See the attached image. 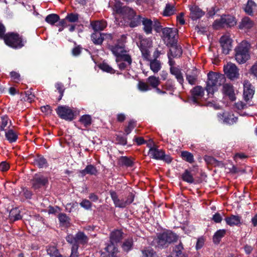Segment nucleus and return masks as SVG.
<instances>
[{
    "mask_svg": "<svg viewBox=\"0 0 257 257\" xmlns=\"http://www.w3.org/2000/svg\"><path fill=\"white\" fill-rule=\"evenodd\" d=\"M122 5V3L117 1L113 6V11L117 14L125 16L128 21V25L131 28H135L140 25L143 18L140 15H137L133 9Z\"/></svg>",
    "mask_w": 257,
    "mask_h": 257,
    "instance_id": "obj_1",
    "label": "nucleus"
},
{
    "mask_svg": "<svg viewBox=\"0 0 257 257\" xmlns=\"http://www.w3.org/2000/svg\"><path fill=\"white\" fill-rule=\"evenodd\" d=\"M4 41L7 46L14 49H21L27 42L22 35L14 32L7 33Z\"/></svg>",
    "mask_w": 257,
    "mask_h": 257,
    "instance_id": "obj_2",
    "label": "nucleus"
},
{
    "mask_svg": "<svg viewBox=\"0 0 257 257\" xmlns=\"http://www.w3.org/2000/svg\"><path fill=\"white\" fill-rule=\"evenodd\" d=\"M250 45L247 42H242L235 48V58L239 64H244L250 58Z\"/></svg>",
    "mask_w": 257,
    "mask_h": 257,
    "instance_id": "obj_3",
    "label": "nucleus"
},
{
    "mask_svg": "<svg viewBox=\"0 0 257 257\" xmlns=\"http://www.w3.org/2000/svg\"><path fill=\"white\" fill-rule=\"evenodd\" d=\"M221 76L217 73L210 71L207 74V80L205 90L209 96H212L214 92L217 91L221 85V82L219 80Z\"/></svg>",
    "mask_w": 257,
    "mask_h": 257,
    "instance_id": "obj_4",
    "label": "nucleus"
},
{
    "mask_svg": "<svg viewBox=\"0 0 257 257\" xmlns=\"http://www.w3.org/2000/svg\"><path fill=\"white\" fill-rule=\"evenodd\" d=\"M178 240V236L172 231H168L159 233L154 240L156 246L160 248L166 247Z\"/></svg>",
    "mask_w": 257,
    "mask_h": 257,
    "instance_id": "obj_5",
    "label": "nucleus"
},
{
    "mask_svg": "<svg viewBox=\"0 0 257 257\" xmlns=\"http://www.w3.org/2000/svg\"><path fill=\"white\" fill-rule=\"evenodd\" d=\"M236 18L230 15H222L220 19L214 21L213 23V27L217 30L225 27L231 28L236 25Z\"/></svg>",
    "mask_w": 257,
    "mask_h": 257,
    "instance_id": "obj_6",
    "label": "nucleus"
},
{
    "mask_svg": "<svg viewBox=\"0 0 257 257\" xmlns=\"http://www.w3.org/2000/svg\"><path fill=\"white\" fill-rule=\"evenodd\" d=\"M65 238L69 244L77 246H79L80 245H87L89 240L88 237L83 231H80L75 235L68 234Z\"/></svg>",
    "mask_w": 257,
    "mask_h": 257,
    "instance_id": "obj_7",
    "label": "nucleus"
},
{
    "mask_svg": "<svg viewBox=\"0 0 257 257\" xmlns=\"http://www.w3.org/2000/svg\"><path fill=\"white\" fill-rule=\"evenodd\" d=\"M178 32L176 28L165 27L162 29L163 36L167 40L168 46L177 44Z\"/></svg>",
    "mask_w": 257,
    "mask_h": 257,
    "instance_id": "obj_8",
    "label": "nucleus"
},
{
    "mask_svg": "<svg viewBox=\"0 0 257 257\" xmlns=\"http://www.w3.org/2000/svg\"><path fill=\"white\" fill-rule=\"evenodd\" d=\"M58 116L61 119L67 121H72L74 118V112L69 106L66 105H59L56 109Z\"/></svg>",
    "mask_w": 257,
    "mask_h": 257,
    "instance_id": "obj_9",
    "label": "nucleus"
},
{
    "mask_svg": "<svg viewBox=\"0 0 257 257\" xmlns=\"http://www.w3.org/2000/svg\"><path fill=\"white\" fill-rule=\"evenodd\" d=\"M48 183L49 181L47 177L39 174H35L30 181L32 188L34 190L44 188L47 186Z\"/></svg>",
    "mask_w": 257,
    "mask_h": 257,
    "instance_id": "obj_10",
    "label": "nucleus"
},
{
    "mask_svg": "<svg viewBox=\"0 0 257 257\" xmlns=\"http://www.w3.org/2000/svg\"><path fill=\"white\" fill-rule=\"evenodd\" d=\"M152 46V41L149 38H143L140 41L139 46L144 59H149V49Z\"/></svg>",
    "mask_w": 257,
    "mask_h": 257,
    "instance_id": "obj_11",
    "label": "nucleus"
},
{
    "mask_svg": "<svg viewBox=\"0 0 257 257\" xmlns=\"http://www.w3.org/2000/svg\"><path fill=\"white\" fill-rule=\"evenodd\" d=\"M170 47L169 52L168 53V58L169 64H174L175 62L172 60L173 58L180 57L182 54V49L177 44L169 45Z\"/></svg>",
    "mask_w": 257,
    "mask_h": 257,
    "instance_id": "obj_12",
    "label": "nucleus"
},
{
    "mask_svg": "<svg viewBox=\"0 0 257 257\" xmlns=\"http://www.w3.org/2000/svg\"><path fill=\"white\" fill-rule=\"evenodd\" d=\"M243 97L244 100L247 102L251 99L254 94V87L250 83L248 80H244L243 83Z\"/></svg>",
    "mask_w": 257,
    "mask_h": 257,
    "instance_id": "obj_13",
    "label": "nucleus"
},
{
    "mask_svg": "<svg viewBox=\"0 0 257 257\" xmlns=\"http://www.w3.org/2000/svg\"><path fill=\"white\" fill-rule=\"evenodd\" d=\"M123 232L121 229H115L111 232L109 235V242L105 244L106 245H112L117 247L115 244L120 242L123 238Z\"/></svg>",
    "mask_w": 257,
    "mask_h": 257,
    "instance_id": "obj_14",
    "label": "nucleus"
},
{
    "mask_svg": "<svg viewBox=\"0 0 257 257\" xmlns=\"http://www.w3.org/2000/svg\"><path fill=\"white\" fill-rule=\"evenodd\" d=\"M217 117L223 122L227 124L232 125L237 121L238 117L234 116L231 112H224L217 114Z\"/></svg>",
    "mask_w": 257,
    "mask_h": 257,
    "instance_id": "obj_15",
    "label": "nucleus"
},
{
    "mask_svg": "<svg viewBox=\"0 0 257 257\" xmlns=\"http://www.w3.org/2000/svg\"><path fill=\"white\" fill-rule=\"evenodd\" d=\"M223 69L225 74L228 79L233 80L238 78V69L236 65H224Z\"/></svg>",
    "mask_w": 257,
    "mask_h": 257,
    "instance_id": "obj_16",
    "label": "nucleus"
},
{
    "mask_svg": "<svg viewBox=\"0 0 257 257\" xmlns=\"http://www.w3.org/2000/svg\"><path fill=\"white\" fill-rule=\"evenodd\" d=\"M254 22L248 17H244L239 22L237 28L238 29L244 31H248L253 28Z\"/></svg>",
    "mask_w": 257,
    "mask_h": 257,
    "instance_id": "obj_17",
    "label": "nucleus"
},
{
    "mask_svg": "<svg viewBox=\"0 0 257 257\" xmlns=\"http://www.w3.org/2000/svg\"><path fill=\"white\" fill-rule=\"evenodd\" d=\"M191 99L195 103L202 98L204 95V89L201 86H196L191 90Z\"/></svg>",
    "mask_w": 257,
    "mask_h": 257,
    "instance_id": "obj_18",
    "label": "nucleus"
},
{
    "mask_svg": "<svg viewBox=\"0 0 257 257\" xmlns=\"http://www.w3.org/2000/svg\"><path fill=\"white\" fill-rule=\"evenodd\" d=\"M222 53L228 54L232 48V40L227 36H222L219 40Z\"/></svg>",
    "mask_w": 257,
    "mask_h": 257,
    "instance_id": "obj_19",
    "label": "nucleus"
},
{
    "mask_svg": "<svg viewBox=\"0 0 257 257\" xmlns=\"http://www.w3.org/2000/svg\"><path fill=\"white\" fill-rule=\"evenodd\" d=\"M222 91L223 94L227 96L231 101H233L236 99L234 87L231 84H224L222 86Z\"/></svg>",
    "mask_w": 257,
    "mask_h": 257,
    "instance_id": "obj_20",
    "label": "nucleus"
},
{
    "mask_svg": "<svg viewBox=\"0 0 257 257\" xmlns=\"http://www.w3.org/2000/svg\"><path fill=\"white\" fill-rule=\"evenodd\" d=\"M199 71L194 67L192 70H188L186 73V80L191 85H195L197 83Z\"/></svg>",
    "mask_w": 257,
    "mask_h": 257,
    "instance_id": "obj_21",
    "label": "nucleus"
},
{
    "mask_svg": "<svg viewBox=\"0 0 257 257\" xmlns=\"http://www.w3.org/2000/svg\"><path fill=\"white\" fill-rule=\"evenodd\" d=\"M190 11V18L193 21L201 18L205 15V12L196 5L191 6Z\"/></svg>",
    "mask_w": 257,
    "mask_h": 257,
    "instance_id": "obj_22",
    "label": "nucleus"
},
{
    "mask_svg": "<svg viewBox=\"0 0 257 257\" xmlns=\"http://www.w3.org/2000/svg\"><path fill=\"white\" fill-rule=\"evenodd\" d=\"M104 249L105 252H102L100 257H117L116 255L118 252L117 247H114L112 245H106Z\"/></svg>",
    "mask_w": 257,
    "mask_h": 257,
    "instance_id": "obj_23",
    "label": "nucleus"
},
{
    "mask_svg": "<svg viewBox=\"0 0 257 257\" xmlns=\"http://www.w3.org/2000/svg\"><path fill=\"white\" fill-rule=\"evenodd\" d=\"M226 224L230 226H239L241 224V217L238 215L231 214L225 218Z\"/></svg>",
    "mask_w": 257,
    "mask_h": 257,
    "instance_id": "obj_24",
    "label": "nucleus"
},
{
    "mask_svg": "<svg viewBox=\"0 0 257 257\" xmlns=\"http://www.w3.org/2000/svg\"><path fill=\"white\" fill-rule=\"evenodd\" d=\"M150 147L149 155L153 159L156 160H161L163 157H164V152L162 150H159L155 147H152L151 144H148Z\"/></svg>",
    "mask_w": 257,
    "mask_h": 257,
    "instance_id": "obj_25",
    "label": "nucleus"
},
{
    "mask_svg": "<svg viewBox=\"0 0 257 257\" xmlns=\"http://www.w3.org/2000/svg\"><path fill=\"white\" fill-rule=\"evenodd\" d=\"M109 194L115 207L125 208L126 206L124 200L119 199L115 191L110 190Z\"/></svg>",
    "mask_w": 257,
    "mask_h": 257,
    "instance_id": "obj_26",
    "label": "nucleus"
},
{
    "mask_svg": "<svg viewBox=\"0 0 257 257\" xmlns=\"http://www.w3.org/2000/svg\"><path fill=\"white\" fill-rule=\"evenodd\" d=\"M126 51L124 50L123 52L120 53L116 57L115 60L117 63L121 62L120 64H124V62L128 64H131L132 62V57L130 55L126 53Z\"/></svg>",
    "mask_w": 257,
    "mask_h": 257,
    "instance_id": "obj_27",
    "label": "nucleus"
},
{
    "mask_svg": "<svg viewBox=\"0 0 257 257\" xmlns=\"http://www.w3.org/2000/svg\"><path fill=\"white\" fill-rule=\"evenodd\" d=\"M79 173L82 177L87 174L96 176L98 174V170L94 165H88L84 169L80 170Z\"/></svg>",
    "mask_w": 257,
    "mask_h": 257,
    "instance_id": "obj_28",
    "label": "nucleus"
},
{
    "mask_svg": "<svg viewBox=\"0 0 257 257\" xmlns=\"http://www.w3.org/2000/svg\"><path fill=\"white\" fill-rule=\"evenodd\" d=\"M142 23L144 26L143 30L146 34H150L152 33L153 22L151 19L143 18Z\"/></svg>",
    "mask_w": 257,
    "mask_h": 257,
    "instance_id": "obj_29",
    "label": "nucleus"
},
{
    "mask_svg": "<svg viewBox=\"0 0 257 257\" xmlns=\"http://www.w3.org/2000/svg\"><path fill=\"white\" fill-rule=\"evenodd\" d=\"M91 39L94 44L101 45L104 40V37L100 32H95L91 34Z\"/></svg>",
    "mask_w": 257,
    "mask_h": 257,
    "instance_id": "obj_30",
    "label": "nucleus"
},
{
    "mask_svg": "<svg viewBox=\"0 0 257 257\" xmlns=\"http://www.w3.org/2000/svg\"><path fill=\"white\" fill-rule=\"evenodd\" d=\"M90 25L94 32L102 31L106 27V22L103 21L91 22Z\"/></svg>",
    "mask_w": 257,
    "mask_h": 257,
    "instance_id": "obj_31",
    "label": "nucleus"
},
{
    "mask_svg": "<svg viewBox=\"0 0 257 257\" xmlns=\"http://www.w3.org/2000/svg\"><path fill=\"white\" fill-rule=\"evenodd\" d=\"M161 54H163V53H161V51H159L158 49H156L153 53V58H152L151 55H150L149 59L145 60L149 62L150 64H161L162 62L160 61V60H158V58L159 57Z\"/></svg>",
    "mask_w": 257,
    "mask_h": 257,
    "instance_id": "obj_32",
    "label": "nucleus"
},
{
    "mask_svg": "<svg viewBox=\"0 0 257 257\" xmlns=\"http://www.w3.org/2000/svg\"><path fill=\"white\" fill-rule=\"evenodd\" d=\"M170 67V72L171 73L174 75L175 76L176 78H177L178 81L181 84H183V82L184 81L183 77L182 75V74L180 71V70L176 67L173 66V65H171Z\"/></svg>",
    "mask_w": 257,
    "mask_h": 257,
    "instance_id": "obj_33",
    "label": "nucleus"
},
{
    "mask_svg": "<svg viewBox=\"0 0 257 257\" xmlns=\"http://www.w3.org/2000/svg\"><path fill=\"white\" fill-rule=\"evenodd\" d=\"M256 4L252 0H248L245 7L243 8L245 13L249 16L253 15V8L256 7Z\"/></svg>",
    "mask_w": 257,
    "mask_h": 257,
    "instance_id": "obj_34",
    "label": "nucleus"
},
{
    "mask_svg": "<svg viewBox=\"0 0 257 257\" xmlns=\"http://www.w3.org/2000/svg\"><path fill=\"white\" fill-rule=\"evenodd\" d=\"M118 162L120 166L127 167H132L134 164V162L131 158L126 156L120 157L118 159Z\"/></svg>",
    "mask_w": 257,
    "mask_h": 257,
    "instance_id": "obj_35",
    "label": "nucleus"
},
{
    "mask_svg": "<svg viewBox=\"0 0 257 257\" xmlns=\"http://www.w3.org/2000/svg\"><path fill=\"white\" fill-rule=\"evenodd\" d=\"M134 245V241L132 238H129L125 239L121 244V248L123 250L126 252L133 249Z\"/></svg>",
    "mask_w": 257,
    "mask_h": 257,
    "instance_id": "obj_36",
    "label": "nucleus"
},
{
    "mask_svg": "<svg viewBox=\"0 0 257 257\" xmlns=\"http://www.w3.org/2000/svg\"><path fill=\"white\" fill-rule=\"evenodd\" d=\"M5 136L7 140L10 143L16 142L18 138L17 134L12 129H9L7 132H6Z\"/></svg>",
    "mask_w": 257,
    "mask_h": 257,
    "instance_id": "obj_37",
    "label": "nucleus"
},
{
    "mask_svg": "<svg viewBox=\"0 0 257 257\" xmlns=\"http://www.w3.org/2000/svg\"><path fill=\"white\" fill-rule=\"evenodd\" d=\"M176 10V8L174 5L168 3L166 5V7L163 11V15L164 16L170 17L175 13Z\"/></svg>",
    "mask_w": 257,
    "mask_h": 257,
    "instance_id": "obj_38",
    "label": "nucleus"
},
{
    "mask_svg": "<svg viewBox=\"0 0 257 257\" xmlns=\"http://www.w3.org/2000/svg\"><path fill=\"white\" fill-rule=\"evenodd\" d=\"M59 20V16L56 14H49L45 18V21L51 25H54Z\"/></svg>",
    "mask_w": 257,
    "mask_h": 257,
    "instance_id": "obj_39",
    "label": "nucleus"
},
{
    "mask_svg": "<svg viewBox=\"0 0 257 257\" xmlns=\"http://www.w3.org/2000/svg\"><path fill=\"white\" fill-rule=\"evenodd\" d=\"M182 179L183 181L188 183L192 184L194 182V179L191 172L188 170H185L182 175Z\"/></svg>",
    "mask_w": 257,
    "mask_h": 257,
    "instance_id": "obj_40",
    "label": "nucleus"
},
{
    "mask_svg": "<svg viewBox=\"0 0 257 257\" xmlns=\"http://www.w3.org/2000/svg\"><path fill=\"white\" fill-rule=\"evenodd\" d=\"M142 257H155L156 251L151 247H144L142 250Z\"/></svg>",
    "mask_w": 257,
    "mask_h": 257,
    "instance_id": "obj_41",
    "label": "nucleus"
},
{
    "mask_svg": "<svg viewBox=\"0 0 257 257\" xmlns=\"http://www.w3.org/2000/svg\"><path fill=\"white\" fill-rule=\"evenodd\" d=\"M226 234L225 229H219L217 230L213 235V242L218 244L220 242L221 239Z\"/></svg>",
    "mask_w": 257,
    "mask_h": 257,
    "instance_id": "obj_42",
    "label": "nucleus"
},
{
    "mask_svg": "<svg viewBox=\"0 0 257 257\" xmlns=\"http://www.w3.org/2000/svg\"><path fill=\"white\" fill-rule=\"evenodd\" d=\"M79 122L86 127L89 126L92 123L91 116L89 114L83 115L80 117Z\"/></svg>",
    "mask_w": 257,
    "mask_h": 257,
    "instance_id": "obj_43",
    "label": "nucleus"
},
{
    "mask_svg": "<svg viewBox=\"0 0 257 257\" xmlns=\"http://www.w3.org/2000/svg\"><path fill=\"white\" fill-rule=\"evenodd\" d=\"M147 82L153 88H156L160 84L159 78L154 76H149L147 79Z\"/></svg>",
    "mask_w": 257,
    "mask_h": 257,
    "instance_id": "obj_44",
    "label": "nucleus"
},
{
    "mask_svg": "<svg viewBox=\"0 0 257 257\" xmlns=\"http://www.w3.org/2000/svg\"><path fill=\"white\" fill-rule=\"evenodd\" d=\"M181 157L185 161L193 163L194 162V156L193 154L187 151H182L181 152Z\"/></svg>",
    "mask_w": 257,
    "mask_h": 257,
    "instance_id": "obj_45",
    "label": "nucleus"
},
{
    "mask_svg": "<svg viewBox=\"0 0 257 257\" xmlns=\"http://www.w3.org/2000/svg\"><path fill=\"white\" fill-rule=\"evenodd\" d=\"M34 164L39 168H44L47 166V161L43 157H38L34 160Z\"/></svg>",
    "mask_w": 257,
    "mask_h": 257,
    "instance_id": "obj_46",
    "label": "nucleus"
},
{
    "mask_svg": "<svg viewBox=\"0 0 257 257\" xmlns=\"http://www.w3.org/2000/svg\"><path fill=\"white\" fill-rule=\"evenodd\" d=\"M9 217L11 220L13 221L18 220L22 218L20 214V211L17 208L13 209L10 211Z\"/></svg>",
    "mask_w": 257,
    "mask_h": 257,
    "instance_id": "obj_47",
    "label": "nucleus"
},
{
    "mask_svg": "<svg viewBox=\"0 0 257 257\" xmlns=\"http://www.w3.org/2000/svg\"><path fill=\"white\" fill-rule=\"evenodd\" d=\"M61 224L64 226H68L70 224V218L65 213H60L58 216Z\"/></svg>",
    "mask_w": 257,
    "mask_h": 257,
    "instance_id": "obj_48",
    "label": "nucleus"
},
{
    "mask_svg": "<svg viewBox=\"0 0 257 257\" xmlns=\"http://www.w3.org/2000/svg\"><path fill=\"white\" fill-rule=\"evenodd\" d=\"M109 49L111 51L112 53L115 55V57H117L120 53L123 52L124 50L122 47L118 46L117 44L114 45H109Z\"/></svg>",
    "mask_w": 257,
    "mask_h": 257,
    "instance_id": "obj_49",
    "label": "nucleus"
},
{
    "mask_svg": "<svg viewBox=\"0 0 257 257\" xmlns=\"http://www.w3.org/2000/svg\"><path fill=\"white\" fill-rule=\"evenodd\" d=\"M9 122L11 125L12 124L11 121L10 120L9 117L7 115L2 116L0 121V131H3L6 130V127L8 124Z\"/></svg>",
    "mask_w": 257,
    "mask_h": 257,
    "instance_id": "obj_50",
    "label": "nucleus"
},
{
    "mask_svg": "<svg viewBox=\"0 0 257 257\" xmlns=\"http://www.w3.org/2000/svg\"><path fill=\"white\" fill-rule=\"evenodd\" d=\"M136 126V121L134 119H131L128 123V125L124 128V132L126 135L131 133L132 131Z\"/></svg>",
    "mask_w": 257,
    "mask_h": 257,
    "instance_id": "obj_51",
    "label": "nucleus"
},
{
    "mask_svg": "<svg viewBox=\"0 0 257 257\" xmlns=\"http://www.w3.org/2000/svg\"><path fill=\"white\" fill-rule=\"evenodd\" d=\"M184 247L182 242H180L179 244L176 245L173 248V251L175 253L177 257L181 256L182 254L184 253L183 252Z\"/></svg>",
    "mask_w": 257,
    "mask_h": 257,
    "instance_id": "obj_52",
    "label": "nucleus"
},
{
    "mask_svg": "<svg viewBox=\"0 0 257 257\" xmlns=\"http://www.w3.org/2000/svg\"><path fill=\"white\" fill-rule=\"evenodd\" d=\"M79 15L77 13H69L66 17V19L69 22L75 23L78 22Z\"/></svg>",
    "mask_w": 257,
    "mask_h": 257,
    "instance_id": "obj_53",
    "label": "nucleus"
},
{
    "mask_svg": "<svg viewBox=\"0 0 257 257\" xmlns=\"http://www.w3.org/2000/svg\"><path fill=\"white\" fill-rule=\"evenodd\" d=\"M97 67L99 69L102 70L103 71L113 74L115 72L114 69L111 68L109 65H96L95 67V70H97Z\"/></svg>",
    "mask_w": 257,
    "mask_h": 257,
    "instance_id": "obj_54",
    "label": "nucleus"
},
{
    "mask_svg": "<svg viewBox=\"0 0 257 257\" xmlns=\"http://www.w3.org/2000/svg\"><path fill=\"white\" fill-rule=\"evenodd\" d=\"M55 87L60 94V95L57 99L58 101H59L62 99V96H63L65 88L63 84L61 83H56L55 85Z\"/></svg>",
    "mask_w": 257,
    "mask_h": 257,
    "instance_id": "obj_55",
    "label": "nucleus"
},
{
    "mask_svg": "<svg viewBox=\"0 0 257 257\" xmlns=\"http://www.w3.org/2000/svg\"><path fill=\"white\" fill-rule=\"evenodd\" d=\"M80 205L86 210H90L92 207V203L86 199H83L80 203Z\"/></svg>",
    "mask_w": 257,
    "mask_h": 257,
    "instance_id": "obj_56",
    "label": "nucleus"
},
{
    "mask_svg": "<svg viewBox=\"0 0 257 257\" xmlns=\"http://www.w3.org/2000/svg\"><path fill=\"white\" fill-rule=\"evenodd\" d=\"M138 88L142 91H146L151 89L150 86L145 82L139 81Z\"/></svg>",
    "mask_w": 257,
    "mask_h": 257,
    "instance_id": "obj_57",
    "label": "nucleus"
},
{
    "mask_svg": "<svg viewBox=\"0 0 257 257\" xmlns=\"http://www.w3.org/2000/svg\"><path fill=\"white\" fill-rule=\"evenodd\" d=\"M10 75L12 79L15 82L18 83L21 79V75L18 72L14 71H11L10 73Z\"/></svg>",
    "mask_w": 257,
    "mask_h": 257,
    "instance_id": "obj_58",
    "label": "nucleus"
},
{
    "mask_svg": "<svg viewBox=\"0 0 257 257\" xmlns=\"http://www.w3.org/2000/svg\"><path fill=\"white\" fill-rule=\"evenodd\" d=\"M126 36L125 35H122L120 38L118 39L115 44L120 47H122L123 49L125 48L124 43L126 42Z\"/></svg>",
    "mask_w": 257,
    "mask_h": 257,
    "instance_id": "obj_59",
    "label": "nucleus"
},
{
    "mask_svg": "<svg viewBox=\"0 0 257 257\" xmlns=\"http://www.w3.org/2000/svg\"><path fill=\"white\" fill-rule=\"evenodd\" d=\"M135 194L133 192H130L126 197V200L124 201L126 206L131 204L134 201Z\"/></svg>",
    "mask_w": 257,
    "mask_h": 257,
    "instance_id": "obj_60",
    "label": "nucleus"
},
{
    "mask_svg": "<svg viewBox=\"0 0 257 257\" xmlns=\"http://www.w3.org/2000/svg\"><path fill=\"white\" fill-rule=\"evenodd\" d=\"M71 253L69 257H78L79 252L78 249L79 246L74 245H71Z\"/></svg>",
    "mask_w": 257,
    "mask_h": 257,
    "instance_id": "obj_61",
    "label": "nucleus"
},
{
    "mask_svg": "<svg viewBox=\"0 0 257 257\" xmlns=\"http://www.w3.org/2000/svg\"><path fill=\"white\" fill-rule=\"evenodd\" d=\"M26 97L24 98L25 101H27L29 102H31L33 101L35 96L30 91H25Z\"/></svg>",
    "mask_w": 257,
    "mask_h": 257,
    "instance_id": "obj_62",
    "label": "nucleus"
},
{
    "mask_svg": "<svg viewBox=\"0 0 257 257\" xmlns=\"http://www.w3.org/2000/svg\"><path fill=\"white\" fill-rule=\"evenodd\" d=\"M116 143L121 145H125L127 143L126 138L121 136H117L116 138Z\"/></svg>",
    "mask_w": 257,
    "mask_h": 257,
    "instance_id": "obj_63",
    "label": "nucleus"
},
{
    "mask_svg": "<svg viewBox=\"0 0 257 257\" xmlns=\"http://www.w3.org/2000/svg\"><path fill=\"white\" fill-rule=\"evenodd\" d=\"M82 48L80 45H77L72 50V54L73 56H77L80 54Z\"/></svg>",
    "mask_w": 257,
    "mask_h": 257,
    "instance_id": "obj_64",
    "label": "nucleus"
}]
</instances>
